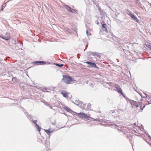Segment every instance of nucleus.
<instances>
[{
    "label": "nucleus",
    "mask_w": 151,
    "mask_h": 151,
    "mask_svg": "<svg viewBox=\"0 0 151 151\" xmlns=\"http://www.w3.org/2000/svg\"><path fill=\"white\" fill-rule=\"evenodd\" d=\"M63 78L62 80L67 84H69L70 82H72L75 80L70 76H68L66 75H63Z\"/></svg>",
    "instance_id": "nucleus-1"
},
{
    "label": "nucleus",
    "mask_w": 151,
    "mask_h": 151,
    "mask_svg": "<svg viewBox=\"0 0 151 151\" xmlns=\"http://www.w3.org/2000/svg\"><path fill=\"white\" fill-rule=\"evenodd\" d=\"M74 103L82 109L84 108L85 107V106L86 104H83L82 102L79 101L78 100H76Z\"/></svg>",
    "instance_id": "nucleus-2"
},
{
    "label": "nucleus",
    "mask_w": 151,
    "mask_h": 151,
    "mask_svg": "<svg viewBox=\"0 0 151 151\" xmlns=\"http://www.w3.org/2000/svg\"><path fill=\"white\" fill-rule=\"evenodd\" d=\"M40 140L41 141V143L45 145V146L48 145L50 143L47 140V139L46 138H45L42 137L40 139Z\"/></svg>",
    "instance_id": "nucleus-3"
},
{
    "label": "nucleus",
    "mask_w": 151,
    "mask_h": 151,
    "mask_svg": "<svg viewBox=\"0 0 151 151\" xmlns=\"http://www.w3.org/2000/svg\"><path fill=\"white\" fill-rule=\"evenodd\" d=\"M86 63L88 65H89L87 66L88 68H97V69H99V68L96 66L95 63L90 61H87L86 62Z\"/></svg>",
    "instance_id": "nucleus-4"
},
{
    "label": "nucleus",
    "mask_w": 151,
    "mask_h": 151,
    "mask_svg": "<svg viewBox=\"0 0 151 151\" xmlns=\"http://www.w3.org/2000/svg\"><path fill=\"white\" fill-rule=\"evenodd\" d=\"M77 115L80 118H84L87 119H88V118H90L89 117H88V116L86 114L80 112L78 113L77 114Z\"/></svg>",
    "instance_id": "nucleus-5"
},
{
    "label": "nucleus",
    "mask_w": 151,
    "mask_h": 151,
    "mask_svg": "<svg viewBox=\"0 0 151 151\" xmlns=\"http://www.w3.org/2000/svg\"><path fill=\"white\" fill-rule=\"evenodd\" d=\"M130 102L132 105L135 106L136 107H138L140 105V103L132 100H130Z\"/></svg>",
    "instance_id": "nucleus-6"
},
{
    "label": "nucleus",
    "mask_w": 151,
    "mask_h": 151,
    "mask_svg": "<svg viewBox=\"0 0 151 151\" xmlns=\"http://www.w3.org/2000/svg\"><path fill=\"white\" fill-rule=\"evenodd\" d=\"M130 16L135 21L137 22H139V20L134 14H130Z\"/></svg>",
    "instance_id": "nucleus-7"
},
{
    "label": "nucleus",
    "mask_w": 151,
    "mask_h": 151,
    "mask_svg": "<svg viewBox=\"0 0 151 151\" xmlns=\"http://www.w3.org/2000/svg\"><path fill=\"white\" fill-rule=\"evenodd\" d=\"M64 109L65 110L68 112H69L71 113H74L75 114H77L76 112H74V111H72L67 106H65L63 107Z\"/></svg>",
    "instance_id": "nucleus-8"
},
{
    "label": "nucleus",
    "mask_w": 151,
    "mask_h": 151,
    "mask_svg": "<svg viewBox=\"0 0 151 151\" xmlns=\"http://www.w3.org/2000/svg\"><path fill=\"white\" fill-rule=\"evenodd\" d=\"M111 126H113V127H114L117 129L118 131L119 132L121 131L123 132L122 131V129L121 127H119V126L117 125L116 124L114 125L111 124Z\"/></svg>",
    "instance_id": "nucleus-9"
},
{
    "label": "nucleus",
    "mask_w": 151,
    "mask_h": 151,
    "mask_svg": "<svg viewBox=\"0 0 151 151\" xmlns=\"http://www.w3.org/2000/svg\"><path fill=\"white\" fill-rule=\"evenodd\" d=\"M33 63L35 65V64L38 65L39 64L40 65H44L46 64V63L44 61H35L33 62Z\"/></svg>",
    "instance_id": "nucleus-10"
},
{
    "label": "nucleus",
    "mask_w": 151,
    "mask_h": 151,
    "mask_svg": "<svg viewBox=\"0 0 151 151\" xmlns=\"http://www.w3.org/2000/svg\"><path fill=\"white\" fill-rule=\"evenodd\" d=\"M10 38V34L8 33L6 34V35L3 36L2 39L5 40H8Z\"/></svg>",
    "instance_id": "nucleus-11"
},
{
    "label": "nucleus",
    "mask_w": 151,
    "mask_h": 151,
    "mask_svg": "<svg viewBox=\"0 0 151 151\" xmlns=\"http://www.w3.org/2000/svg\"><path fill=\"white\" fill-rule=\"evenodd\" d=\"M14 43L15 44L16 43H17V44L19 43V45L18 46L19 47H22L23 45V43L22 42L19 41V42H17L16 40H14Z\"/></svg>",
    "instance_id": "nucleus-12"
},
{
    "label": "nucleus",
    "mask_w": 151,
    "mask_h": 151,
    "mask_svg": "<svg viewBox=\"0 0 151 151\" xmlns=\"http://www.w3.org/2000/svg\"><path fill=\"white\" fill-rule=\"evenodd\" d=\"M107 25L106 24H103L102 25V29L105 31L106 32H108L106 28Z\"/></svg>",
    "instance_id": "nucleus-13"
},
{
    "label": "nucleus",
    "mask_w": 151,
    "mask_h": 151,
    "mask_svg": "<svg viewBox=\"0 0 151 151\" xmlns=\"http://www.w3.org/2000/svg\"><path fill=\"white\" fill-rule=\"evenodd\" d=\"M44 130L47 134H49L54 131V130L51 131L50 128L47 130L44 129Z\"/></svg>",
    "instance_id": "nucleus-14"
},
{
    "label": "nucleus",
    "mask_w": 151,
    "mask_h": 151,
    "mask_svg": "<svg viewBox=\"0 0 151 151\" xmlns=\"http://www.w3.org/2000/svg\"><path fill=\"white\" fill-rule=\"evenodd\" d=\"M61 94L64 97H66L67 96V93L65 91H63L61 92Z\"/></svg>",
    "instance_id": "nucleus-15"
},
{
    "label": "nucleus",
    "mask_w": 151,
    "mask_h": 151,
    "mask_svg": "<svg viewBox=\"0 0 151 151\" xmlns=\"http://www.w3.org/2000/svg\"><path fill=\"white\" fill-rule=\"evenodd\" d=\"M63 7L65 8L68 11L70 12L71 9V8H70V7L66 5H63Z\"/></svg>",
    "instance_id": "nucleus-16"
},
{
    "label": "nucleus",
    "mask_w": 151,
    "mask_h": 151,
    "mask_svg": "<svg viewBox=\"0 0 151 151\" xmlns=\"http://www.w3.org/2000/svg\"><path fill=\"white\" fill-rule=\"evenodd\" d=\"M145 94L146 96V98L147 99H148V100H149L150 99H151V96H148V95H147V94H146V93H145ZM148 104H151V101H148Z\"/></svg>",
    "instance_id": "nucleus-17"
},
{
    "label": "nucleus",
    "mask_w": 151,
    "mask_h": 151,
    "mask_svg": "<svg viewBox=\"0 0 151 151\" xmlns=\"http://www.w3.org/2000/svg\"><path fill=\"white\" fill-rule=\"evenodd\" d=\"M92 55L95 57H100L99 53L97 52H93L92 53Z\"/></svg>",
    "instance_id": "nucleus-18"
},
{
    "label": "nucleus",
    "mask_w": 151,
    "mask_h": 151,
    "mask_svg": "<svg viewBox=\"0 0 151 151\" xmlns=\"http://www.w3.org/2000/svg\"><path fill=\"white\" fill-rule=\"evenodd\" d=\"M24 112L25 113V114L26 115L27 117V118L28 119H30V116L28 114V113L26 112V111L25 110L24 111Z\"/></svg>",
    "instance_id": "nucleus-19"
},
{
    "label": "nucleus",
    "mask_w": 151,
    "mask_h": 151,
    "mask_svg": "<svg viewBox=\"0 0 151 151\" xmlns=\"http://www.w3.org/2000/svg\"><path fill=\"white\" fill-rule=\"evenodd\" d=\"M118 112L119 113H124L125 111L124 110H123L122 109H118Z\"/></svg>",
    "instance_id": "nucleus-20"
},
{
    "label": "nucleus",
    "mask_w": 151,
    "mask_h": 151,
    "mask_svg": "<svg viewBox=\"0 0 151 151\" xmlns=\"http://www.w3.org/2000/svg\"><path fill=\"white\" fill-rule=\"evenodd\" d=\"M77 11L76 10L71 8L70 12L73 13H77Z\"/></svg>",
    "instance_id": "nucleus-21"
},
{
    "label": "nucleus",
    "mask_w": 151,
    "mask_h": 151,
    "mask_svg": "<svg viewBox=\"0 0 151 151\" xmlns=\"http://www.w3.org/2000/svg\"><path fill=\"white\" fill-rule=\"evenodd\" d=\"M117 90H118V92L119 93H121V95H123V92L121 88H119L118 89H117Z\"/></svg>",
    "instance_id": "nucleus-22"
},
{
    "label": "nucleus",
    "mask_w": 151,
    "mask_h": 151,
    "mask_svg": "<svg viewBox=\"0 0 151 151\" xmlns=\"http://www.w3.org/2000/svg\"><path fill=\"white\" fill-rule=\"evenodd\" d=\"M55 65L56 66H58V67H62L63 65V64H58V63H56L55 64Z\"/></svg>",
    "instance_id": "nucleus-23"
},
{
    "label": "nucleus",
    "mask_w": 151,
    "mask_h": 151,
    "mask_svg": "<svg viewBox=\"0 0 151 151\" xmlns=\"http://www.w3.org/2000/svg\"><path fill=\"white\" fill-rule=\"evenodd\" d=\"M93 52L89 51L87 52V54L88 56H90L91 55H92Z\"/></svg>",
    "instance_id": "nucleus-24"
},
{
    "label": "nucleus",
    "mask_w": 151,
    "mask_h": 151,
    "mask_svg": "<svg viewBox=\"0 0 151 151\" xmlns=\"http://www.w3.org/2000/svg\"><path fill=\"white\" fill-rule=\"evenodd\" d=\"M17 78L16 77H13L12 79V82H14L16 81Z\"/></svg>",
    "instance_id": "nucleus-25"
},
{
    "label": "nucleus",
    "mask_w": 151,
    "mask_h": 151,
    "mask_svg": "<svg viewBox=\"0 0 151 151\" xmlns=\"http://www.w3.org/2000/svg\"><path fill=\"white\" fill-rule=\"evenodd\" d=\"M86 33L87 36H89V35H91V34L88 32V30H87L86 31Z\"/></svg>",
    "instance_id": "nucleus-26"
},
{
    "label": "nucleus",
    "mask_w": 151,
    "mask_h": 151,
    "mask_svg": "<svg viewBox=\"0 0 151 151\" xmlns=\"http://www.w3.org/2000/svg\"><path fill=\"white\" fill-rule=\"evenodd\" d=\"M41 128L39 126L37 127V129L38 130V131L40 132V130L41 129Z\"/></svg>",
    "instance_id": "nucleus-27"
},
{
    "label": "nucleus",
    "mask_w": 151,
    "mask_h": 151,
    "mask_svg": "<svg viewBox=\"0 0 151 151\" xmlns=\"http://www.w3.org/2000/svg\"><path fill=\"white\" fill-rule=\"evenodd\" d=\"M31 120L32 121L33 123H34L35 124H37V120H33L32 119H31Z\"/></svg>",
    "instance_id": "nucleus-28"
},
{
    "label": "nucleus",
    "mask_w": 151,
    "mask_h": 151,
    "mask_svg": "<svg viewBox=\"0 0 151 151\" xmlns=\"http://www.w3.org/2000/svg\"><path fill=\"white\" fill-rule=\"evenodd\" d=\"M146 46L147 47H148V48H149L150 50L151 51V45H146Z\"/></svg>",
    "instance_id": "nucleus-29"
},
{
    "label": "nucleus",
    "mask_w": 151,
    "mask_h": 151,
    "mask_svg": "<svg viewBox=\"0 0 151 151\" xmlns=\"http://www.w3.org/2000/svg\"><path fill=\"white\" fill-rule=\"evenodd\" d=\"M146 46L147 47H148V48H149L150 50L151 51V45H146Z\"/></svg>",
    "instance_id": "nucleus-30"
},
{
    "label": "nucleus",
    "mask_w": 151,
    "mask_h": 151,
    "mask_svg": "<svg viewBox=\"0 0 151 151\" xmlns=\"http://www.w3.org/2000/svg\"><path fill=\"white\" fill-rule=\"evenodd\" d=\"M5 4H4L3 5H2L1 6V11H2L3 10V7L4 6H4Z\"/></svg>",
    "instance_id": "nucleus-31"
},
{
    "label": "nucleus",
    "mask_w": 151,
    "mask_h": 151,
    "mask_svg": "<svg viewBox=\"0 0 151 151\" xmlns=\"http://www.w3.org/2000/svg\"><path fill=\"white\" fill-rule=\"evenodd\" d=\"M127 14L129 16H130V14H133L132 13V12L131 11H129L128 12Z\"/></svg>",
    "instance_id": "nucleus-32"
},
{
    "label": "nucleus",
    "mask_w": 151,
    "mask_h": 151,
    "mask_svg": "<svg viewBox=\"0 0 151 151\" xmlns=\"http://www.w3.org/2000/svg\"><path fill=\"white\" fill-rule=\"evenodd\" d=\"M125 99H126V100L127 101L128 100H129L130 101L131 100H129V99L126 96V97H125Z\"/></svg>",
    "instance_id": "nucleus-33"
},
{
    "label": "nucleus",
    "mask_w": 151,
    "mask_h": 151,
    "mask_svg": "<svg viewBox=\"0 0 151 151\" xmlns=\"http://www.w3.org/2000/svg\"><path fill=\"white\" fill-rule=\"evenodd\" d=\"M107 84H108L109 86H110L111 85L112 83L111 82L107 83Z\"/></svg>",
    "instance_id": "nucleus-34"
},
{
    "label": "nucleus",
    "mask_w": 151,
    "mask_h": 151,
    "mask_svg": "<svg viewBox=\"0 0 151 151\" xmlns=\"http://www.w3.org/2000/svg\"><path fill=\"white\" fill-rule=\"evenodd\" d=\"M140 108L142 110L145 107V106H144L143 108L142 107V106H140Z\"/></svg>",
    "instance_id": "nucleus-35"
},
{
    "label": "nucleus",
    "mask_w": 151,
    "mask_h": 151,
    "mask_svg": "<svg viewBox=\"0 0 151 151\" xmlns=\"http://www.w3.org/2000/svg\"><path fill=\"white\" fill-rule=\"evenodd\" d=\"M47 89H48V88H43V89H45V91L47 92H49V91H47L46 90Z\"/></svg>",
    "instance_id": "nucleus-36"
},
{
    "label": "nucleus",
    "mask_w": 151,
    "mask_h": 151,
    "mask_svg": "<svg viewBox=\"0 0 151 151\" xmlns=\"http://www.w3.org/2000/svg\"><path fill=\"white\" fill-rule=\"evenodd\" d=\"M111 36L113 37H116L112 33H111Z\"/></svg>",
    "instance_id": "nucleus-37"
},
{
    "label": "nucleus",
    "mask_w": 151,
    "mask_h": 151,
    "mask_svg": "<svg viewBox=\"0 0 151 151\" xmlns=\"http://www.w3.org/2000/svg\"><path fill=\"white\" fill-rule=\"evenodd\" d=\"M95 22L98 25L99 24V23L97 21H96Z\"/></svg>",
    "instance_id": "nucleus-38"
},
{
    "label": "nucleus",
    "mask_w": 151,
    "mask_h": 151,
    "mask_svg": "<svg viewBox=\"0 0 151 151\" xmlns=\"http://www.w3.org/2000/svg\"><path fill=\"white\" fill-rule=\"evenodd\" d=\"M91 104H88V107H90V106H91Z\"/></svg>",
    "instance_id": "nucleus-39"
},
{
    "label": "nucleus",
    "mask_w": 151,
    "mask_h": 151,
    "mask_svg": "<svg viewBox=\"0 0 151 151\" xmlns=\"http://www.w3.org/2000/svg\"><path fill=\"white\" fill-rule=\"evenodd\" d=\"M148 137L149 139H151V137L150 135H148Z\"/></svg>",
    "instance_id": "nucleus-40"
},
{
    "label": "nucleus",
    "mask_w": 151,
    "mask_h": 151,
    "mask_svg": "<svg viewBox=\"0 0 151 151\" xmlns=\"http://www.w3.org/2000/svg\"><path fill=\"white\" fill-rule=\"evenodd\" d=\"M35 126L37 127L39 126V125L37 124V123L35 124Z\"/></svg>",
    "instance_id": "nucleus-41"
},
{
    "label": "nucleus",
    "mask_w": 151,
    "mask_h": 151,
    "mask_svg": "<svg viewBox=\"0 0 151 151\" xmlns=\"http://www.w3.org/2000/svg\"><path fill=\"white\" fill-rule=\"evenodd\" d=\"M111 113H113L114 112V111H111Z\"/></svg>",
    "instance_id": "nucleus-42"
},
{
    "label": "nucleus",
    "mask_w": 151,
    "mask_h": 151,
    "mask_svg": "<svg viewBox=\"0 0 151 151\" xmlns=\"http://www.w3.org/2000/svg\"><path fill=\"white\" fill-rule=\"evenodd\" d=\"M125 98V97H126V96H125V95L123 94V95H122Z\"/></svg>",
    "instance_id": "nucleus-43"
},
{
    "label": "nucleus",
    "mask_w": 151,
    "mask_h": 151,
    "mask_svg": "<svg viewBox=\"0 0 151 151\" xmlns=\"http://www.w3.org/2000/svg\"><path fill=\"white\" fill-rule=\"evenodd\" d=\"M145 134L148 136V135H149V134L148 133H146Z\"/></svg>",
    "instance_id": "nucleus-44"
},
{
    "label": "nucleus",
    "mask_w": 151,
    "mask_h": 151,
    "mask_svg": "<svg viewBox=\"0 0 151 151\" xmlns=\"http://www.w3.org/2000/svg\"><path fill=\"white\" fill-rule=\"evenodd\" d=\"M3 37V36H2L1 35H0V37H1L2 38V37Z\"/></svg>",
    "instance_id": "nucleus-45"
},
{
    "label": "nucleus",
    "mask_w": 151,
    "mask_h": 151,
    "mask_svg": "<svg viewBox=\"0 0 151 151\" xmlns=\"http://www.w3.org/2000/svg\"><path fill=\"white\" fill-rule=\"evenodd\" d=\"M78 54H78V55H77V57L78 58H79V57H78Z\"/></svg>",
    "instance_id": "nucleus-46"
},
{
    "label": "nucleus",
    "mask_w": 151,
    "mask_h": 151,
    "mask_svg": "<svg viewBox=\"0 0 151 151\" xmlns=\"http://www.w3.org/2000/svg\"><path fill=\"white\" fill-rule=\"evenodd\" d=\"M43 91L45 92V89H43Z\"/></svg>",
    "instance_id": "nucleus-47"
},
{
    "label": "nucleus",
    "mask_w": 151,
    "mask_h": 151,
    "mask_svg": "<svg viewBox=\"0 0 151 151\" xmlns=\"http://www.w3.org/2000/svg\"><path fill=\"white\" fill-rule=\"evenodd\" d=\"M149 100H150V101H151V99H150Z\"/></svg>",
    "instance_id": "nucleus-48"
},
{
    "label": "nucleus",
    "mask_w": 151,
    "mask_h": 151,
    "mask_svg": "<svg viewBox=\"0 0 151 151\" xmlns=\"http://www.w3.org/2000/svg\"><path fill=\"white\" fill-rule=\"evenodd\" d=\"M150 139V140H151V139Z\"/></svg>",
    "instance_id": "nucleus-49"
}]
</instances>
